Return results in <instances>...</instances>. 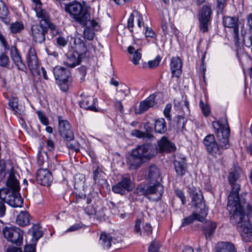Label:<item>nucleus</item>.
I'll return each mask as SVG.
<instances>
[{
  "instance_id": "f8f14e48",
  "label": "nucleus",
  "mask_w": 252,
  "mask_h": 252,
  "mask_svg": "<svg viewBox=\"0 0 252 252\" xmlns=\"http://www.w3.org/2000/svg\"><path fill=\"white\" fill-rule=\"evenodd\" d=\"M212 11L209 6H204L200 11L199 15V28L203 32H205L208 30V25L210 22Z\"/></svg>"
},
{
  "instance_id": "6e6d98bb",
  "label": "nucleus",
  "mask_w": 252,
  "mask_h": 252,
  "mask_svg": "<svg viewBox=\"0 0 252 252\" xmlns=\"http://www.w3.org/2000/svg\"><path fill=\"white\" fill-rule=\"evenodd\" d=\"M134 16L132 14H131L127 20V27L130 31H132L131 29L134 26Z\"/></svg>"
},
{
  "instance_id": "5fc2aeb1",
  "label": "nucleus",
  "mask_w": 252,
  "mask_h": 252,
  "mask_svg": "<svg viewBox=\"0 0 252 252\" xmlns=\"http://www.w3.org/2000/svg\"><path fill=\"white\" fill-rule=\"evenodd\" d=\"M81 228V225L79 223H76L72 225L70 227H69L66 230V232H72L78 230L79 229Z\"/></svg>"
},
{
  "instance_id": "a19ab883",
  "label": "nucleus",
  "mask_w": 252,
  "mask_h": 252,
  "mask_svg": "<svg viewBox=\"0 0 252 252\" xmlns=\"http://www.w3.org/2000/svg\"><path fill=\"white\" fill-rule=\"evenodd\" d=\"M128 91L126 89H121L117 91L116 99L123 100L127 95Z\"/></svg>"
},
{
  "instance_id": "393cba45",
  "label": "nucleus",
  "mask_w": 252,
  "mask_h": 252,
  "mask_svg": "<svg viewBox=\"0 0 252 252\" xmlns=\"http://www.w3.org/2000/svg\"><path fill=\"white\" fill-rule=\"evenodd\" d=\"M131 151L126 158V163L130 169H136L144 162Z\"/></svg>"
},
{
  "instance_id": "423d86ee",
  "label": "nucleus",
  "mask_w": 252,
  "mask_h": 252,
  "mask_svg": "<svg viewBox=\"0 0 252 252\" xmlns=\"http://www.w3.org/2000/svg\"><path fill=\"white\" fill-rule=\"evenodd\" d=\"M8 187L11 189V193L8 195L6 203L13 207H21L23 201L19 194L20 186L13 168H10L7 181Z\"/></svg>"
},
{
  "instance_id": "864d4df0",
  "label": "nucleus",
  "mask_w": 252,
  "mask_h": 252,
  "mask_svg": "<svg viewBox=\"0 0 252 252\" xmlns=\"http://www.w3.org/2000/svg\"><path fill=\"white\" fill-rule=\"evenodd\" d=\"M226 0H218L217 8L221 11L226 5Z\"/></svg>"
},
{
  "instance_id": "473e14b6",
  "label": "nucleus",
  "mask_w": 252,
  "mask_h": 252,
  "mask_svg": "<svg viewBox=\"0 0 252 252\" xmlns=\"http://www.w3.org/2000/svg\"><path fill=\"white\" fill-rule=\"evenodd\" d=\"M154 127L156 132L163 133L166 130V126L165 120L163 118L156 120Z\"/></svg>"
},
{
  "instance_id": "a878e982",
  "label": "nucleus",
  "mask_w": 252,
  "mask_h": 252,
  "mask_svg": "<svg viewBox=\"0 0 252 252\" xmlns=\"http://www.w3.org/2000/svg\"><path fill=\"white\" fill-rule=\"evenodd\" d=\"M216 249V252H237L234 246L228 242H219Z\"/></svg>"
},
{
  "instance_id": "f03ea898",
  "label": "nucleus",
  "mask_w": 252,
  "mask_h": 252,
  "mask_svg": "<svg viewBox=\"0 0 252 252\" xmlns=\"http://www.w3.org/2000/svg\"><path fill=\"white\" fill-rule=\"evenodd\" d=\"M212 125L216 130L220 147L215 141L214 135L212 134H209L205 137L204 143L208 152L216 156L221 154V149H225L229 148V129L225 118H222L217 122H213Z\"/></svg>"
},
{
  "instance_id": "cd10ccee",
  "label": "nucleus",
  "mask_w": 252,
  "mask_h": 252,
  "mask_svg": "<svg viewBox=\"0 0 252 252\" xmlns=\"http://www.w3.org/2000/svg\"><path fill=\"white\" fill-rule=\"evenodd\" d=\"M29 233L32 235V242L35 243L43 235L39 224H35L29 229Z\"/></svg>"
},
{
  "instance_id": "5701e85b",
  "label": "nucleus",
  "mask_w": 252,
  "mask_h": 252,
  "mask_svg": "<svg viewBox=\"0 0 252 252\" xmlns=\"http://www.w3.org/2000/svg\"><path fill=\"white\" fill-rule=\"evenodd\" d=\"M182 63L179 57H173L171 60L170 68L172 76L178 77L181 74Z\"/></svg>"
},
{
  "instance_id": "0eeeda50",
  "label": "nucleus",
  "mask_w": 252,
  "mask_h": 252,
  "mask_svg": "<svg viewBox=\"0 0 252 252\" xmlns=\"http://www.w3.org/2000/svg\"><path fill=\"white\" fill-rule=\"evenodd\" d=\"M249 215L246 214L241 215L240 220L235 221H230L231 223L237 225V229L239 232L242 239L245 242L252 240V227L249 219ZM252 251V245L249 248Z\"/></svg>"
},
{
  "instance_id": "49530a36",
  "label": "nucleus",
  "mask_w": 252,
  "mask_h": 252,
  "mask_svg": "<svg viewBox=\"0 0 252 252\" xmlns=\"http://www.w3.org/2000/svg\"><path fill=\"white\" fill-rule=\"evenodd\" d=\"M160 61V58L157 57L154 60L148 62V65L150 68H154L157 66Z\"/></svg>"
},
{
  "instance_id": "58836bf2",
  "label": "nucleus",
  "mask_w": 252,
  "mask_h": 252,
  "mask_svg": "<svg viewBox=\"0 0 252 252\" xmlns=\"http://www.w3.org/2000/svg\"><path fill=\"white\" fill-rule=\"evenodd\" d=\"M24 25L22 22L16 21L10 24V31L13 33H17L20 32L24 29Z\"/></svg>"
},
{
  "instance_id": "4c0bfd02",
  "label": "nucleus",
  "mask_w": 252,
  "mask_h": 252,
  "mask_svg": "<svg viewBox=\"0 0 252 252\" xmlns=\"http://www.w3.org/2000/svg\"><path fill=\"white\" fill-rule=\"evenodd\" d=\"M148 178L150 179H157L159 176V171L155 165L151 166L148 169Z\"/></svg>"
},
{
  "instance_id": "ddd939ff",
  "label": "nucleus",
  "mask_w": 252,
  "mask_h": 252,
  "mask_svg": "<svg viewBox=\"0 0 252 252\" xmlns=\"http://www.w3.org/2000/svg\"><path fill=\"white\" fill-rule=\"evenodd\" d=\"M58 130L60 135L66 141L73 139V134L69 122L61 117H58Z\"/></svg>"
},
{
  "instance_id": "c9c22d12",
  "label": "nucleus",
  "mask_w": 252,
  "mask_h": 252,
  "mask_svg": "<svg viewBox=\"0 0 252 252\" xmlns=\"http://www.w3.org/2000/svg\"><path fill=\"white\" fill-rule=\"evenodd\" d=\"M175 171L179 175H183L186 172V166L184 162L174 161Z\"/></svg>"
},
{
  "instance_id": "c03bdc74",
  "label": "nucleus",
  "mask_w": 252,
  "mask_h": 252,
  "mask_svg": "<svg viewBox=\"0 0 252 252\" xmlns=\"http://www.w3.org/2000/svg\"><path fill=\"white\" fill-rule=\"evenodd\" d=\"M9 58L5 54H1L0 55V65L2 66H6L9 63Z\"/></svg>"
},
{
  "instance_id": "603ef678",
  "label": "nucleus",
  "mask_w": 252,
  "mask_h": 252,
  "mask_svg": "<svg viewBox=\"0 0 252 252\" xmlns=\"http://www.w3.org/2000/svg\"><path fill=\"white\" fill-rule=\"evenodd\" d=\"M136 193L139 195L144 194L147 196V189H145L144 187L141 185L139 186L136 189Z\"/></svg>"
},
{
  "instance_id": "0e129e2a",
  "label": "nucleus",
  "mask_w": 252,
  "mask_h": 252,
  "mask_svg": "<svg viewBox=\"0 0 252 252\" xmlns=\"http://www.w3.org/2000/svg\"><path fill=\"white\" fill-rule=\"evenodd\" d=\"M169 28L172 29L171 26L169 25L167 23H164L162 24V29L164 32V34H167L169 32Z\"/></svg>"
},
{
  "instance_id": "13d9d810",
  "label": "nucleus",
  "mask_w": 252,
  "mask_h": 252,
  "mask_svg": "<svg viewBox=\"0 0 252 252\" xmlns=\"http://www.w3.org/2000/svg\"><path fill=\"white\" fill-rule=\"evenodd\" d=\"M145 34L147 37H153L155 35V32L153 30L150 28L146 27L145 32Z\"/></svg>"
},
{
  "instance_id": "bb28decb",
  "label": "nucleus",
  "mask_w": 252,
  "mask_h": 252,
  "mask_svg": "<svg viewBox=\"0 0 252 252\" xmlns=\"http://www.w3.org/2000/svg\"><path fill=\"white\" fill-rule=\"evenodd\" d=\"M128 53L132 55V62L134 65L139 64V61L142 58L140 49H136L133 46H129L127 48Z\"/></svg>"
},
{
  "instance_id": "c85d7f7f",
  "label": "nucleus",
  "mask_w": 252,
  "mask_h": 252,
  "mask_svg": "<svg viewBox=\"0 0 252 252\" xmlns=\"http://www.w3.org/2000/svg\"><path fill=\"white\" fill-rule=\"evenodd\" d=\"M30 221V215L26 211L21 212L16 218L17 224L22 226H26L29 224Z\"/></svg>"
},
{
  "instance_id": "e433bc0d",
  "label": "nucleus",
  "mask_w": 252,
  "mask_h": 252,
  "mask_svg": "<svg viewBox=\"0 0 252 252\" xmlns=\"http://www.w3.org/2000/svg\"><path fill=\"white\" fill-rule=\"evenodd\" d=\"M103 173L99 168H97L94 172V179L95 183L103 184L105 183V180L103 179Z\"/></svg>"
},
{
  "instance_id": "3c124183",
  "label": "nucleus",
  "mask_w": 252,
  "mask_h": 252,
  "mask_svg": "<svg viewBox=\"0 0 252 252\" xmlns=\"http://www.w3.org/2000/svg\"><path fill=\"white\" fill-rule=\"evenodd\" d=\"M143 233H146V235L151 234L152 232L151 225L148 223H146L143 226Z\"/></svg>"
},
{
  "instance_id": "69168bd1",
  "label": "nucleus",
  "mask_w": 252,
  "mask_h": 252,
  "mask_svg": "<svg viewBox=\"0 0 252 252\" xmlns=\"http://www.w3.org/2000/svg\"><path fill=\"white\" fill-rule=\"evenodd\" d=\"M5 207L4 202L0 201V217H2L5 215Z\"/></svg>"
},
{
  "instance_id": "b1692460",
  "label": "nucleus",
  "mask_w": 252,
  "mask_h": 252,
  "mask_svg": "<svg viewBox=\"0 0 252 252\" xmlns=\"http://www.w3.org/2000/svg\"><path fill=\"white\" fill-rule=\"evenodd\" d=\"M175 145L170 142L166 137L162 138L158 142V149L159 152H171L175 150Z\"/></svg>"
},
{
  "instance_id": "39448f33",
  "label": "nucleus",
  "mask_w": 252,
  "mask_h": 252,
  "mask_svg": "<svg viewBox=\"0 0 252 252\" xmlns=\"http://www.w3.org/2000/svg\"><path fill=\"white\" fill-rule=\"evenodd\" d=\"M65 9L75 22L82 25H86L87 22L90 20L89 7L85 3L77 1L70 2L66 5Z\"/></svg>"
},
{
  "instance_id": "4be33fe9",
  "label": "nucleus",
  "mask_w": 252,
  "mask_h": 252,
  "mask_svg": "<svg viewBox=\"0 0 252 252\" xmlns=\"http://www.w3.org/2000/svg\"><path fill=\"white\" fill-rule=\"evenodd\" d=\"M10 55L14 63L17 67L18 69L25 71L26 69V66L22 61L18 52V50L15 47H11L10 49Z\"/></svg>"
},
{
  "instance_id": "e2e57ef3",
  "label": "nucleus",
  "mask_w": 252,
  "mask_h": 252,
  "mask_svg": "<svg viewBox=\"0 0 252 252\" xmlns=\"http://www.w3.org/2000/svg\"><path fill=\"white\" fill-rule=\"evenodd\" d=\"M136 20L137 23V26L139 28H141L142 26H144L143 22V18L142 16L139 13H137Z\"/></svg>"
},
{
  "instance_id": "6e6552de",
  "label": "nucleus",
  "mask_w": 252,
  "mask_h": 252,
  "mask_svg": "<svg viewBox=\"0 0 252 252\" xmlns=\"http://www.w3.org/2000/svg\"><path fill=\"white\" fill-rule=\"evenodd\" d=\"M53 72L60 89L63 91H66L71 81L69 71L64 67L57 66L54 68Z\"/></svg>"
},
{
  "instance_id": "09e8293b",
  "label": "nucleus",
  "mask_w": 252,
  "mask_h": 252,
  "mask_svg": "<svg viewBox=\"0 0 252 252\" xmlns=\"http://www.w3.org/2000/svg\"><path fill=\"white\" fill-rule=\"evenodd\" d=\"M67 147L76 152L79 151V144L78 142H72L67 145Z\"/></svg>"
},
{
  "instance_id": "2eb2a0df",
  "label": "nucleus",
  "mask_w": 252,
  "mask_h": 252,
  "mask_svg": "<svg viewBox=\"0 0 252 252\" xmlns=\"http://www.w3.org/2000/svg\"><path fill=\"white\" fill-rule=\"evenodd\" d=\"M26 58L28 65L31 73L33 75L38 74V61L35 50L33 48L31 47L29 49Z\"/></svg>"
},
{
  "instance_id": "f704fd0d",
  "label": "nucleus",
  "mask_w": 252,
  "mask_h": 252,
  "mask_svg": "<svg viewBox=\"0 0 252 252\" xmlns=\"http://www.w3.org/2000/svg\"><path fill=\"white\" fill-rule=\"evenodd\" d=\"M9 106L12 110L17 114H21L22 112V108L18 103V99L16 97H12L9 99Z\"/></svg>"
},
{
  "instance_id": "aec40b11",
  "label": "nucleus",
  "mask_w": 252,
  "mask_h": 252,
  "mask_svg": "<svg viewBox=\"0 0 252 252\" xmlns=\"http://www.w3.org/2000/svg\"><path fill=\"white\" fill-rule=\"evenodd\" d=\"M155 95L152 94L144 100L142 101L139 105L135 107V113L138 114H142L154 106L155 104Z\"/></svg>"
},
{
  "instance_id": "a18cd8bd",
  "label": "nucleus",
  "mask_w": 252,
  "mask_h": 252,
  "mask_svg": "<svg viewBox=\"0 0 252 252\" xmlns=\"http://www.w3.org/2000/svg\"><path fill=\"white\" fill-rule=\"evenodd\" d=\"M171 108V104L168 103L166 105L163 111L164 116L168 120H170L171 119L170 111Z\"/></svg>"
},
{
  "instance_id": "6ab92c4d",
  "label": "nucleus",
  "mask_w": 252,
  "mask_h": 252,
  "mask_svg": "<svg viewBox=\"0 0 252 252\" xmlns=\"http://www.w3.org/2000/svg\"><path fill=\"white\" fill-rule=\"evenodd\" d=\"M97 99L91 96L84 97L80 101L81 107L94 112H98L99 109L97 106Z\"/></svg>"
},
{
  "instance_id": "338daca9",
  "label": "nucleus",
  "mask_w": 252,
  "mask_h": 252,
  "mask_svg": "<svg viewBox=\"0 0 252 252\" xmlns=\"http://www.w3.org/2000/svg\"><path fill=\"white\" fill-rule=\"evenodd\" d=\"M247 25L252 30V13L249 14L247 17Z\"/></svg>"
},
{
  "instance_id": "37998d69",
  "label": "nucleus",
  "mask_w": 252,
  "mask_h": 252,
  "mask_svg": "<svg viewBox=\"0 0 252 252\" xmlns=\"http://www.w3.org/2000/svg\"><path fill=\"white\" fill-rule=\"evenodd\" d=\"M200 107L201 108L202 112L205 116L207 117L209 115L210 113V108L209 105L204 104L202 101H200Z\"/></svg>"
},
{
  "instance_id": "9d476101",
  "label": "nucleus",
  "mask_w": 252,
  "mask_h": 252,
  "mask_svg": "<svg viewBox=\"0 0 252 252\" xmlns=\"http://www.w3.org/2000/svg\"><path fill=\"white\" fill-rule=\"evenodd\" d=\"M2 233L7 241L17 245L23 242L24 232L16 226H6L3 228Z\"/></svg>"
},
{
  "instance_id": "72a5a7b5",
  "label": "nucleus",
  "mask_w": 252,
  "mask_h": 252,
  "mask_svg": "<svg viewBox=\"0 0 252 252\" xmlns=\"http://www.w3.org/2000/svg\"><path fill=\"white\" fill-rule=\"evenodd\" d=\"M131 135L139 138L150 139L153 137L152 129H147L145 132H142L137 129H134L131 131Z\"/></svg>"
},
{
  "instance_id": "412c9836",
  "label": "nucleus",
  "mask_w": 252,
  "mask_h": 252,
  "mask_svg": "<svg viewBox=\"0 0 252 252\" xmlns=\"http://www.w3.org/2000/svg\"><path fill=\"white\" fill-rule=\"evenodd\" d=\"M90 26L93 30L90 28L89 26L86 27L84 30V37L85 39L91 40L94 37V31H98L100 30V26L98 23L95 20H92L90 21Z\"/></svg>"
},
{
  "instance_id": "c756f323",
  "label": "nucleus",
  "mask_w": 252,
  "mask_h": 252,
  "mask_svg": "<svg viewBox=\"0 0 252 252\" xmlns=\"http://www.w3.org/2000/svg\"><path fill=\"white\" fill-rule=\"evenodd\" d=\"M112 237L108 234L102 233L100 235L99 243L105 250H108L111 246Z\"/></svg>"
},
{
  "instance_id": "4468645a",
  "label": "nucleus",
  "mask_w": 252,
  "mask_h": 252,
  "mask_svg": "<svg viewBox=\"0 0 252 252\" xmlns=\"http://www.w3.org/2000/svg\"><path fill=\"white\" fill-rule=\"evenodd\" d=\"M163 192V187L158 182H156L147 188V197L153 201L158 200Z\"/></svg>"
},
{
  "instance_id": "20e7f679",
  "label": "nucleus",
  "mask_w": 252,
  "mask_h": 252,
  "mask_svg": "<svg viewBox=\"0 0 252 252\" xmlns=\"http://www.w3.org/2000/svg\"><path fill=\"white\" fill-rule=\"evenodd\" d=\"M189 193L192 202L196 207V210L195 213L183 220L182 226L187 225L194 220L202 221L207 214V209L202 201L203 196L200 191L195 189H190Z\"/></svg>"
},
{
  "instance_id": "1a4fd4ad",
  "label": "nucleus",
  "mask_w": 252,
  "mask_h": 252,
  "mask_svg": "<svg viewBox=\"0 0 252 252\" xmlns=\"http://www.w3.org/2000/svg\"><path fill=\"white\" fill-rule=\"evenodd\" d=\"M74 42L75 44L74 48L76 52L72 54L68 53L67 58L64 62L66 65L70 67H74L80 63V57L86 50L84 44L80 41V39L75 38Z\"/></svg>"
},
{
  "instance_id": "79ce46f5",
  "label": "nucleus",
  "mask_w": 252,
  "mask_h": 252,
  "mask_svg": "<svg viewBox=\"0 0 252 252\" xmlns=\"http://www.w3.org/2000/svg\"><path fill=\"white\" fill-rule=\"evenodd\" d=\"M37 114L41 123L43 125L47 126L49 124L48 120L43 112L41 111H38Z\"/></svg>"
},
{
  "instance_id": "8fccbe9b",
  "label": "nucleus",
  "mask_w": 252,
  "mask_h": 252,
  "mask_svg": "<svg viewBox=\"0 0 252 252\" xmlns=\"http://www.w3.org/2000/svg\"><path fill=\"white\" fill-rule=\"evenodd\" d=\"M175 192L176 195L181 199L182 204L184 205L186 202V199L183 192L180 190H176Z\"/></svg>"
},
{
  "instance_id": "774afa93",
  "label": "nucleus",
  "mask_w": 252,
  "mask_h": 252,
  "mask_svg": "<svg viewBox=\"0 0 252 252\" xmlns=\"http://www.w3.org/2000/svg\"><path fill=\"white\" fill-rule=\"evenodd\" d=\"M6 252H22V250L14 247H8Z\"/></svg>"
},
{
  "instance_id": "7c9ffc66",
  "label": "nucleus",
  "mask_w": 252,
  "mask_h": 252,
  "mask_svg": "<svg viewBox=\"0 0 252 252\" xmlns=\"http://www.w3.org/2000/svg\"><path fill=\"white\" fill-rule=\"evenodd\" d=\"M0 20L5 24L9 22V12L5 4L0 0Z\"/></svg>"
},
{
  "instance_id": "ea45409f",
  "label": "nucleus",
  "mask_w": 252,
  "mask_h": 252,
  "mask_svg": "<svg viewBox=\"0 0 252 252\" xmlns=\"http://www.w3.org/2000/svg\"><path fill=\"white\" fill-rule=\"evenodd\" d=\"M11 193V189L10 188L8 187L7 186V188H4L0 189V199L1 200L0 201L4 202V201L6 202L7 199L8 197V195Z\"/></svg>"
},
{
  "instance_id": "a211bd4d",
  "label": "nucleus",
  "mask_w": 252,
  "mask_h": 252,
  "mask_svg": "<svg viewBox=\"0 0 252 252\" xmlns=\"http://www.w3.org/2000/svg\"><path fill=\"white\" fill-rule=\"evenodd\" d=\"M36 180L39 184L49 186L53 181L51 172L47 169H39L37 171Z\"/></svg>"
},
{
  "instance_id": "f257e3e1",
  "label": "nucleus",
  "mask_w": 252,
  "mask_h": 252,
  "mask_svg": "<svg viewBox=\"0 0 252 252\" xmlns=\"http://www.w3.org/2000/svg\"><path fill=\"white\" fill-rule=\"evenodd\" d=\"M240 178V171H235L229 173V183L232 190L228 197L227 210L230 216V221H235L240 220L241 215H250L252 211V206L241 196H239L240 185L236 181Z\"/></svg>"
},
{
  "instance_id": "2f4dec72",
  "label": "nucleus",
  "mask_w": 252,
  "mask_h": 252,
  "mask_svg": "<svg viewBox=\"0 0 252 252\" xmlns=\"http://www.w3.org/2000/svg\"><path fill=\"white\" fill-rule=\"evenodd\" d=\"M216 226V224L214 222L209 221L206 223L203 229L206 239L211 238L214 233Z\"/></svg>"
},
{
  "instance_id": "9b49d317",
  "label": "nucleus",
  "mask_w": 252,
  "mask_h": 252,
  "mask_svg": "<svg viewBox=\"0 0 252 252\" xmlns=\"http://www.w3.org/2000/svg\"><path fill=\"white\" fill-rule=\"evenodd\" d=\"M132 151L142 161L145 162L152 158L157 153V150L151 144H143L137 146Z\"/></svg>"
},
{
  "instance_id": "680f3d73",
  "label": "nucleus",
  "mask_w": 252,
  "mask_h": 252,
  "mask_svg": "<svg viewBox=\"0 0 252 252\" xmlns=\"http://www.w3.org/2000/svg\"><path fill=\"white\" fill-rule=\"evenodd\" d=\"M35 247L34 244L27 245L25 247V252H35Z\"/></svg>"
},
{
  "instance_id": "4d7b16f0",
  "label": "nucleus",
  "mask_w": 252,
  "mask_h": 252,
  "mask_svg": "<svg viewBox=\"0 0 252 252\" xmlns=\"http://www.w3.org/2000/svg\"><path fill=\"white\" fill-rule=\"evenodd\" d=\"M142 221L140 220H138L136 222V223L134 226V231L136 233H139L140 235L141 234L140 226L141 224Z\"/></svg>"
},
{
  "instance_id": "7ed1b4c3",
  "label": "nucleus",
  "mask_w": 252,
  "mask_h": 252,
  "mask_svg": "<svg viewBox=\"0 0 252 252\" xmlns=\"http://www.w3.org/2000/svg\"><path fill=\"white\" fill-rule=\"evenodd\" d=\"M35 4L34 10L37 17L41 18L39 24L32 26L31 30L33 37L36 42L41 43L44 41L45 34L48 28L51 30L55 29L54 25L51 24L49 20V16L46 11L41 8L40 0H32Z\"/></svg>"
},
{
  "instance_id": "f3484780",
  "label": "nucleus",
  "mask_w": 252,
  "mask_h": 252,
  "mask_svg": "<svg viewBox=\"0 0 252 252\" xmlns=\"http://www.w3.org/2000/svg\"><path fill=\"white\" fill-rule=\"evenodd\" d=\"M133 188L132 181L128 178H123L117 184L112 187V190L116 193L123 194L125 191H130Z\"/></svg>"
},
{
  "instance_id": "052dcab7",
  "label": "nucleus",
  "mask_w": 252,
  "mask_h": 252,
  "mask_svg": "<svg viewBox=\"0 0 252 252\" xmlns=\"http://www.w3.org/2000/svg\"><path fill=\"white\" fill-rule=\"evenodd\" d=\"M122 100L116 99L115 101V107L116 109L121 112H122L124 110V108L121 102Z\"/></svg>"
},
{
  "instance_id": "bf43d9fd",
  "label": "nucleus",
  "mask_w": 252,
  "mask_h": 252,
  "mask_svg": "<svg viewBox=\"0 0 252 252\" xmlns=\"http://www.w3.org/2000/svg\"><path fill=\"white\" fill-rule=\"evenodd\" d=\"M56 40L58 44L60 46H64L67 43L65 39L62 36L58 37Z\"/></svg>"
},
{
  "instance_id": "de8ad7c7",
  "label": "nucleus",
  "mask_w": 252,
  "mask_h": 252,
  "mask_svg": "<svg viewBox=\"0 0 252 252\" xmlns=\"http://www.w3.org/2000/svg\"><path fill=\"white\" fill-rule=\"evenodd\" d=\"M159 244L158 242H153L151 243L149 248V252H158Z\"/></svg>"
},
{
  "instance_id": "dca6fc26",
  "label": "nucleus",
  "mask_w": 252,
  "mask_h": 252,
  "mask_svg": "<svg viewBox=\"0 0 252 252\" xmlns=\"http://www.w3.org/2000/svg\"><path fill=\"white\" fill-rule=\"evenodd\" d=\"M223 24L225 27L232 29V35L236 42L239 40L238 19L234 17H224L223 18Z\"/></svg>"
}]
</instances>
